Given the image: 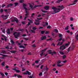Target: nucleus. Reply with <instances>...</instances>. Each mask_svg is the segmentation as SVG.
Wrapping results in <instances>:
<instances>
[{
    "label": "nucleus",
    "instance_id": "obj_1",
    "mask_svg": "<svg viewBox=\"0 0 78 78\" xmlns=\"http://www.w3.org/2000/svg\"><path fill=\"white\" fill-rule=\"evenodd\" d=\"M58 8H60L59 9H57L55 7H53L52 8V9H54V10L53 11V12H54V13H52V14H55V13H57V12H59L61 9V10L63 9H64V7L63 6V5H58Z\"/></svg>",
    "mask_w": 78,
    "mask_h": 78
},
{
    "label": "nucleus",
    "instance_id": "obj_2",
    "mask_svg": "<svg viewBox=\"0 0 78 78\" xmlns=\"http://www.w3.org/2000/svg\"><path fill=\"white\" fill-rule=\"evenodd\" d=\"M26 6L27 5L24 4H23V7L24 8V9L25 10L26 13V14L25 15L26 16L25 17L24 20H26V19H27V17H28V16L29 15V12L28 11H28V10H30V9H27V8H26Z\"/></svg>",
    "mask_w": 78,
    "mask_h": 78
},
{
    "label": "nucleus",
    "instance_id": "obj_3",
    "mask_svg": "<svg viewBox=\"0 0 78 78\" xmlns=\"http://www.w3.org/2000/svg\"><path fill=\"white\" fill-rule=\"evenodd\" d=\"M13 35H14L15 38L17 39V37L20 36V33L19 32H15L13 34Z\"/></svg>",
    "mask_w": 78,
    "mask_h": 78
},
{
    "label": "nucleus",
    "instance_id": "obj_4",
    "mask_svg": "<svg viewBox=\"0 0 78 78\" xmlns=\"http://www.w3.org/2000/svg\"><path fill=\"white\" fill-rule=\"evenodd\" d=\"M61 62V60L58 61L57 62V66H58V67H61V66H63V64H61V65H59V64H60Z\"/></svg>",
    "mask_w": 78,
    "mask_h": 78
},
{
    "label": "nucleus",
    "instance_id": "obj_5",
    "mask_svg": "<svg viewBox=\"0 0 78 78\" xmlns=\"http://www.w3.org/2000/svg\"><path fill=\"white\" fill-rule=\"evenodd\" d=\"M8 16H9V15H8L7 16L6 15H1V17H2V18H4V20H6V19H8ZM5 17H6V18H5Z\"/></svg>",
    "mask_w": 78,
    "mask_h": 78
},
{
    "label": "nucleus",
    "instance_id": "obj_6",
    "mask_svg": "<svg viewBox=\"0 0 78 78\" xmlns=\"http://www.w3.org/2000/svg\"><path fill=\"white\" fill-rule=\"evenodd\" d=\"M66 48H65L64 45H63L62 46H60V49L62 50H63L64 49H66Z\"/></svg>",
    "mask_w": 78,
    "mask_h": 78
},
{
    "label": "nucleus",
    "instance_id": "obj_7",
    "mask_svg": "<svg viewBox=\"0 0 78 78\" xmlns=\"http://www.w3.org/2000/svg\"><path fill=\"white\" fill-rule=\"evenodd\" d=\"M36 22L35 23V24L36 25H39L40 24V22H41V21H39V20H35Z\"/></svg>",
    "mask_w": 78,
    "mask_h": 78
},
{
    "label": "nucleus",
    "instance_id": "obj_8",
    "mask_svg": "<svg viewBox=\"0 0 78 78\" xmlns=\"http://www.w3.org/2000/svg\"><path fill=\"white\" fill-rule=\"evenodd\" d=\"M23 75H31V73L28 71H27L26 72H25L23 73Z\"/></svg>",
    "mask_w": 78,
    "mask_h": 78
},
{
    "label": "nucleus",
    "instance_id": "obj_9",
    "mask_svg": "<svg viewBox=\"0 0 78 78\" xmlns=\"http://www.w3.org/2000/svg\"><path fill=\"white\" fill-rule=\"evenodd\" d=\"M47 48H46L42 51V53L40 54V55L41 56H44V51H45L47 50Z\"/></svg>",
    "mask_w": 78,
    "mask_h": 78
},
{
    "label": "nucleus",
    "instance_id": "obj_10",
    "mask_svg": "<svg viewBox=\"0 0 78 78\" xmlns=\"http://www.w3.org/2000/svg\"><path fill=\"white\" fill-rule=\"evenodd\" d=\"M16 22H18V19H17L16 18H14L13 20H12V22H14V21Z\"/></svg>",
    "mask_w": 78,
    "mask_h": 78
},
{
    "label": "nucleus",
    "instance_id": "obj_11",
    "mask_svg": "<svg viewBox=\"0 0 78 78\" xmlns=\"http://www.w3.org/2000/svg\"><path fill=\"white\" fill-rule=\"evenodd\" d=\"M70 43V42H68V43H66L65 44H64V46L65 47V48H66V47H67L69 45Z\"/></svg>",
    "mask_w": 78,
    "mask_h": 78
},
{
    "label": "nucleus",
    "instance_id": "obj_12",
    "mask_svg": "<svg viewBox=\"0 0 78 78\" xmlns=\"http://www.w3.org/2000/svg\"><path fill=\"white\" fill-rule=\"evenodd\" d=\"M47 38V37L46 36H43L41 37V40L42 41L45 39Z\"/></svg>",
    "mask_w": 78,
    "mask_h": 78
},
{
    "label": "nucleus",
    "instance_id": "obj_13",
    "mask_svg": "<svg viewBox=\"0 0 78 78\" xmlns=\"http://www.w3.org/2000/svg\"><path fill=\"white\" fill-rule=\"evenodd\" d=\"M76 2H78L77 0H75L74 1V2L73 3L71 4V5H75V4L76 3Z\"/></svg>",
    "mask_w": 78,
    "mask_h": 78
},
{
    "label": "nucleus",
    "instance_id": "obj_14",
    "mask_svg": "<svg viewBox=\"0 0 78 78\" xmlns=\"http://www.w3.org/2000/svg\"><path fill=\"white\" fill-rule=\"evenodd\" d=\"M49 6H46L44 7V8L45 9V10H48L49 9Z\"/></svg>",
    "mask_w": 78,
    "mask_h": 78
},
{
    "label": "nucleus",
    "instance_id": "obj_15",
    "mask_svg": "<svg viewBox=\"0 0 78 78\" xmlns=\"http://www.w3.org/2000/svg\"><path fill=\"white\" fill-rule=\"evenodd\" d=\"M29 6L30 8L32 10H33V6L31 5V4H30Z\"/></svg>",
    "mask_w": 78,
    "mask_h": 78
},
{
    "label": "nucleus",
    "instance_id": "obj_16",
    "mask_svg": "<svg viewBox=\"0 0 78 78\" xmlns=\"http://www.w3.org/2000/svg\"><path fill=\"white\" fill-rule=\"evenodd\" d=\"M7 33L8 34H10V29H8L7 30Z\"/></svg>",
    "mask_w": 78,
    "mask_h": 78
},
{
    "label": "nucleus",
    "instance_id": "obj_17",
    "mask_svg": "<svg viewBox=\"0 0 78 78\" xmlns=\"http://www.w3.org/2000/svg\"><path fill=\"white\" fill-rule=\"evenodd\" d=\"M1 53L5 54L6 53V51L4 50H2L1 51Z\"/></svg>",
    "mask_w": 78,
    "mask_h": 78
},
{
    "label": "nucleus",
    "instance_id": "obj_18",
    "mask_svg": "<svg viewBox=\"0 0 78 78\" xmlns=\"http://www.w3.org/2000/svg\"><path fill=\"white\" fill-rule=\"evenodd\" d=\"M63 43V42H61V43L59 42L57 44V45L58 46V45H62V44Z\"/></svg>",
    "mask_w": 78,
    "mask_h": 78
},
{
    "label": "nucleus",
    "instance_id": "obj_19",
    "mask_svg": "<svg viewBox=\"0 0 78 78\" xmlns=\"http://www.w3.org/2000/svg\"><path fill=\"white\" fill-rule=\"evenodd\" d=\"M48 69H49V68H47V66H46V68L44 69L45 70H46V71H48Z\"/></svg>",
    "mask_w": 78,
    "mask_h": 78
},
{
    "label": "nucleus",
    "instance_id": "obj_20",
    "mask_svg": "<svg viewBox=\"0 0 78 78\" xmlns=\"http://www.w3.org/2000/svg\"><path fill=\"white\" fill-rule=\"evenodd\" d=\"M12 5H12V4H9L7 5V7H11L12 6Z\"/></svg>",
    "mask_w": 78,
    "mask_h": 78
},
{
    "label": "nucleus",
    "instance_id": "obj_21",
    "mask_svg": "<svg viewBox=\"0 0 78 78\" xmlns=\"http://www.w3.org/2000/svg\"><path fill=\"white\" fill-rule=\"evenodd\" d=\"M59 53L61 54V55H64V52L62 51H59Z\"/></svg>",
    "mask_w": 78,
    "mask_h": 78
},
{
    "label": "nucleus",
    "instance_id": "obj_22",
    "mask_svg": "<svg viewBox=\"0 0 78 78\" xmlns=\"http://www.w3.org/2000/svg\"><path fill=\"white\" fill-rule=\"evenodd\" d=\"M0 74L3 77H4L5 75L4 74H3V73H2V72H0Z\"/></svg>",
    "mask_w": 78,
    "mask_h": 78
},
{
    "label": "nucleus",
    "instance_id": "obj_23",
    "mask_svg": "<svg viewBox=\"0 0 78 78\" xmlns=\"http://www.w3.org/2000/svg\"><path fill=\"white\" fill-rule=\"evenodd\" d=\"M32 29L33 30H36L37 29V28L36 27H33Z\"/></svg>",
    "mask_w": 78,
    "mask_h": 78
},
{
    "label": "nucleus",
    "instance_id": "obj_24",
    "mask_svg": "<svg viewBox=\"0 0 78 78\" xmlns=\"http://www.w3.org/2000/svg\"><path fill=\"white\" fill-rule=\"evenodd\" d=\"M51 54L52 55H56V52L55 51H54L51 53Z\"/></svg>",
    "mask_w": 78,
    "mask_h": 78
},
{
    "label": "nucleus",
    "instance_id": "obj_25",
    "mask_svg": "<svg viewBox=\"0 0 78 78\" xmlns=\"http://www.w3.org/2000/svg\"><path fill=\"white\" fill-rule=\"evenodd\" d=\"M41 11L42 12H44V13L47 12V11L43 10V9H41Z\"/></svg>",
    "mask_w": 78,
    "mask_h": 78
},
{
    "label": "nucleus",
    "instance_id": "obj_26",
    "mask_svg": "<svg viewBox=\"0 0 78 78\" xmlns=\"http://www.w3.org/2000/svg\"><path fill=\"white\" fill-rule=\"evenodd\" d=\"M58 36L59 37H62V34H58Z\"/></svg>",
    "mask_w": 78,
    "mask_h": 78
},
{
    "label": "nucleus",
    "instance_id": "obj_27",
    "mask_svg": "<svg viewBox=\"0 0 78 78\" xmlns=\"http://www.w3.org/2000/svg\"><path fill=\"white\" fill-rule=\"evenodd\" d=\"M30 32H31L32 33H35V31L34 30H30Z\"/></svg>",
    "mask_w": 78,
    "mask_h": 78
},
{
    "label": "nucleus",
    "instance_id": "obj_28",
    "mask_svg": "<svg viewBox=\"0 0 78 78\" xmlns=\"http://www.w3.org/2000/svg\"><path fill=\"white\" fill-rule=\"evenodd\" d=\"M19 69L18 68H17L16 67L15 69H13V70H18Z\"/></svg>",
    "mask_w": 78,
    "mask_h": 78
},
{
    "label": "nucleus",
    "instance_id": "obj_29",
    "mask_svg": "<svg viewBox=\"0 0 78 78\" xmlns=\"http://www.w3.org/2000/svg\"><path fill=\"white\" fill-rule=\"evenodd\" d=\"M17 76L18 77V78H22V76H20V75H17Z\"/></svg>",
    "mask_w": 78,
    "mask_h": 78
},
{
    "label": "nucleus",
    "instance_id": "obj_30",
    "mask_svg": "<svg viewBox=\"0 0 78 78\" xmlns=\"http://www.w3.org/2000/svg\"><path fill=\"white\" fill-rule=\"evenodd\" d=\"M11 42L12 44H14V42L12 40L11 41Z\"/></svg>",
    "mask_w": 78,
    "mask_h": 78
},
{
    "label": "nucleus",
    "instance_id": "obj_31",
    "mask_svg": "<svg viewBox=\"0 0 78 78\" xmlns=\"http://www.w3.org/2000/svg\"><path fill=\"white\" fill-rule=\"evenodd\" d=\"M20 48H25V47L22 45L20 46Z\"/></svg>",
    "mask_w": 78,
    "mask_h": 78
},
{
    "label": "nucleus",
    "instance_id": "obj_32",
    "mask_svg": "<svg viewBox=\"0 0 78 78\" xmlns=\"http://www.w3.org/2000/svg\"><path fill=\"white\" fill-rule=\"evenodd\" d=\"M28 20L30 22V23H33V21H32V20H30L29 19H28Z\"/></svg>",
    "mask_w": 78,
    "mask_h": 78
},
{
    "label": "nucleus",
    "instance_id": "obj_33",
    "mask_svg": "<svg viewBox=\"0 0 78 78\" xmlns=\"http://www.w3.org/2000/svg\"><path fill=\"white\" fill-rule=\"evenodd\" d=\"M50 33V32L49 31H47L45 33V34H49Z\"/></svg>",
    "mask_w": 78,
    "mask_h": 78
},
{
    "label": "nucleus",
    "instance_id": "obj_34",
    "mask_svg": "<svg viewBox=\"0 0 78 78\" xmlns=\"http://www.w3.org/2000/svg\"><path fill=\"white\" fill-rule=\"evenodd\" d=\"M63 59H65L66 58V55H64L63 56Z\"/></svg>",
    "mask_w": 78,
    "mask_h": 78
},
{
    "label": "nucleus",
    "instance_id": "obj_35",
    "mask_svg": "<svg viewBox=\"0 0 78 78\" xmlns=\"http://www.w3.org/2000/svg\"><path fill=\"white\" fill-rule=\"evenodd\" d=\"M47 28H48L49 29H50L51 28V26L49 25L47 27Z\"/></svg>",
    "mask_w": 78,
    "mask_h": 78
},
{
    "label": "nucleus",
    "instance_id": "obj_36",
    "mask_svg": "<svg viewBox=\"0 0 78 78\" xmlns=\"http://www.w3.org/2000/svg\"><path fill=\"white\" fill-rule=\"evenodd\" d=\"M0 12L1 13H2L3 12V9H0Z\"/></svg>",
    "mask_w": 78,
    "mask_h": 78
},
{
    "label": "nucleus",
    "instance_id": "obj_37",
    "mask_svg": "<svg viewBox=\"0 0 78 78\" xmlns=\"http://www.w3.org/2000/svg\"><path fill=\"white\" fill-rule=\"evenodd\" d=\"M2 55L3 56V57H8V55Z\"/></svg>",
    "mask_w": 78,
    "mask_h": 78
},
{
    "label": "nucleus",
    "instance_id": "obj_38",
    "mask_svg": "<svg viewBox=\"0 0 78 78\" xmlns=\"http://www.w3.org/2000/svg\"><path fill=\"white\" fill-rule=\"evenodd\" d=\"M11 53H16V51H10Z\"/></svg>",
    "mask_w": 78,
    "mask_h": 78
},
{
    "label": "nucleus",
    "instance_id": "obj_39",
    "mask_svg": "<svg viewBox=\"0 0 78 78\" xmlns=\"http://www.w3.org/2000/svg\"><path fill=\"white\" fill-rule=\"evenodd\" d=\"M32 46L34 48H35L36 47V45H35V44H34L32 45Z\"/></svg>",
    "mask_w": 78,
    "mask_h": 78
},
{
    "label": "nucleus",
    "instance_id": "obj_40",
    "mask_svg": "<svg viewBox=\"0 0 78 78\" xmlns=\"http://www.w3.org/2000/svg\"><path fill=\"white\" fill-rule=\"evenodd\" d=\"M56 32V33H58V30H57V29H55L54 30Z\"/></svg>",
    "mask_w": 78,
    "mask_h": 78
},
{
    "label": "nucleus",
    "instance_id": "obj_41",
    "mask_svg": "<svg viewBox=\"0 0 78 78\" xmlns=\"http://www.w3.org/2000/svg\"><path fill=\"white\" fill-rule=\"evenodd\" d=\"M68 28H69V27L67 26L66 28H65V30H68Z\"/></svg>",
    "mask_w": 78,
    "mask_h": 78
},
{
    "label": "nucleus",
    "instance_id": "obj_42",
    "mask_svg": "<svg viewBox=\"0 0 78 78\" xmlns=\"http://www.w3.org/2000/svg\"><path fill=\"white\" fill-rule=\"evenodd\" d=\"M42 17H44V16H46V14L42 13Z\"/></svg>",
    "mask_w": 78,
    "mask_h": 78
},
{
    "label": "nucleus",
    "instance_id": "obj_43",
    "mask_svg": "<svg viewBox=\"0 0 78 78\" xmlns=\"http://www.w3.org/2000/svg\"><path fill=\"white\" fill-rule=\"evenodd\" d=\"M62 17L63 18V19H65V16L64 15H62Z\"/></svg>",
    "mask_w": 78,
    "mask_h": 78
},
{
    "label": "nucleus",
    "instance_id": "obj_44",
    "mask_svg": "<svg viewBox=\"0 0 78 78\" xmlns=\"http://www.w3.org/2000/svg\"><path fill=\"white\" fill-rule=\"evenodd\" d=\"M67 61L66 60H64L62 62H63V63H66Z\"/></svg>",
    "mask_w": 78,
    "mask_h": 78
},
{
    "label": "nucleus",
    "instance_id": "obj_45",
    "mask_svg": "<svg viewBox=\"0 0 78 78\" xmlns=\"http://www.w3.org/2000/svg\"><path fill=\"white\" fill-rule=\"evenodd\" d=\"M60 1H59V0H58V1H57L56 2V3H60Z\"/></svg>",
    "mask_w": 78,
    "mask_h": 78
},
{
    "label": "nucleus",
    "instance_id": "obj_46",
    "mask_svg": "<svg viewBox=\"0 0 78 78\" xmlns=\"http://www.w3.org/2000/svg\"><path fill=\"white\" fill-rule=\"evenodd\" d=\"M76 38L77 40H78V34L76 35Z\"/></svg>",
    "mask_w": 78,
    "mask_h": 78
},
{
    "label": "nucleus",
    "instance_id": "obj_47",
    "mask_svg": "<svg viewBox=\"0 0 78 78\" xmlns=\"http://www.w3.org/2000/svg\"><path fill=\"white\" fill-rule=\"evenodd\" d=\"M70 20L71 21H72L73 20V18L71 17L70 19Z\"/></svg>",
    "mask_w": 78,
    "mask_h": 78
},
{
    "label": "nucleus",
    "instance_id": "obj_48",
    "mask_svg": "<svg viewBox=\"0 0 78 78\" xmlns=\"http://www.w3.org/2000/svg\"><path fill=\"white\" fill-rule=\"evenodd\" d=\"M2 66H5V62H2Z\"/></svg>",
    "mask_w": 78,
    "mask_h": 78
},
{
    "label": "nucleus",
    "instance_id": "obj_49",
    "mask_svg": "<svg viewBox=\"0 0 78 78\" xmlns=\"http://www.w3.org/2000/svg\"><path fill=\"white\" fill-rule=\"evenodd\" d=\"M70 47H69V48L68 49V51H70Z\"/></svg>",
    "mask_w": 78,
    "mask_h": 78
},
{
    "label": "nucleus",
    "instance_id": "obj_50",
    "mask_svg": "<svg viewBox=\"0 0 78 78\" xmlns=\"http://www.w3.org/2000/svg\"><path fill=\"white\" fill-rule=\"evenodd\" d=\"M5 48L6 49H9V46H6L5 47Z\"/></svg>",
    "mask_w": 78,
    "mask_h": 78
},
{
    "label": "nucleus",
    "instance_id": "obj_51",
    "mask_svg": "<svg viewBox=\"0 0 78 78\" xmlns=\"http://www.w3.org/2000/svg\"><path fill=\"white\" fill-rule=\"evenodd\" d=\"M52 38H50V39H47V41H49V40L52 41Z\"/></svg>",
    "mask_w": 78,
    "mask_h": 78
},
{
    "label": "nucleus",
    "instance_id": "obj_52",
    "mask_svg": "<svg viewBox=\"0 0 78 78\" xmlns=\"http://www.w3.org/2000/svg\"><path fill=\"white\" fill-rule=\"evenodd\" d=\"M42 73H40L39 74V76H42Z\"/></svg>",
    "mask_w": 78,
    "mask_h": 78
},
{
    "label": "nucleus",
    "instance_id": "obj_53",
    "mask_svg": "<svg viewBox=\"0 0 78 78\" xmlns=\"http://www.w3.org/2000/svg\"><path fill=\"white\" fill-rule=\"evenodd\" d=\"M35 2H36L37 4H39V1H36Z\"/></svg>",
    "mask_w": 78,
    "mask_h": 78
},
{
    "label": "nucleus",
    "instance_id": "obj_54",
    "mask_svg": "<svg viewBox=\"0 0 78 78\" xmlns=\"http://www.w3.org/2000/svg\"><path fill=\"white\" fill-rule=\"evenodd\" d=\"M36 7H39V5H36L34 6V8H36Z\"/></svg>",
    "mask_w": 78,
    "mask_h": 78
},
{
    "label": "nucleus",
    "instance_id": "obj_55",
    "mask_svg": "<svg viewBox=\"0 0 78 78\" xmlns=\"http://www.w3.org/2000/svg\"><path fill=\"white\" fill-rule=\"evenodd\" d=\"M14 4L15 5V6H17V5H18V3L17 2H16V3H15Z\"/></svg>",
    "mask_w": 78,
    "mask_h": 78
},
{
    "label": "nucleus",
    "instance_id": "obj_56",
    "mask_svg": "<svg viewBox=\"0 0 78 78\" xmlns=\"http://www.w3.org/2000/svg\"><path fill=\"white\" fill-rule=\"evenodd\" d=\"M48 52H50V53H52L51 52V51L50 50H48Z\"/></svg>",
    "mask_w": 78,
    "mask_h": 78
},
{
    "label": "nucleus",
    "instance_id": "obj_57",
    "mask_svg": "<svg viewBox=\"0 0 78 78\" xmlns=\"http://www.w3.org/2000/svg\"><path fill=\"white\" fill-rule=\"evenodd\" d=\"M41 34H44L45 33V31H42L41 32Z\"/></svg>",
    "mask_w": 78,
    "mask_h": 78
},
{
    "label": "nucleus",
    "instance_id": "obj_58",
    "mask_svg": "<svg viewBox=\"0 0 78 78\" xmlns=\"http://www.w3.org/2000/svg\"><path fill=\"white\" fill-rule=\"evenodd\" d=\"M5 6V5H4L3 4L2 5V8H4Z\"/></svg>",
    "mask_w": 78,
    "mask_h": 78
},
{
    "label": "nucleus",
    "instance_id": "obj_59",
    "mask_svg": "<svg viewBox=\"0 0 78 78\" xmlns=\"http://www.w3.org/2000/svg\"><path fill=\"white\" fill-rule=\"evenodd\" d=\"M43 19V18H39L38 19V20H42V19Z\"/></svg>",
    "mask_w": 78,
    "mask_h": 78
},
{
    "label": "nucleus",
    "instance_id": "obj_60",
    "mask_svg": "<svg viewBox=\"0 0 78 78\" xmlns=\"http://www.w3.org/2000/svg\"><path fill=\"white\" fill-rule=\"evenodd\" d=\"M27 36V34H23V37H25V36Z\"/></svg>",
    "mask_w": 78,
    "mask_h": 78
},
{
    "label": "nucleus",
    "instance_id": "obj_61",
    "mask_svg": "<svg viewBox=\"0 0 78 78\" xmlns=\"http://www.w3.org/2000/svg\"><path fill=\"white\" fill-rule=\"evenodd\" d=\"M16 71V72H17V73H19V72H20V70H17Z\"/></svg>",
    "mask_w": 78,
    "mask_h": 78
},
{
    "label": "nucleus",
    "instance_id": "obj_62",
    "mask_svg": "<svg viewBox=\"0 0 78 78\" xmlns=\"http://www.w3.org/2000/svg\"><path fill=\"white\" fill-rule=\"evenodd\" d=\"M45 24H46V25H48V23L47 22H45Z\"/></svg>",
    "mask_w": 78,
    "mask_h": 78
},
{
    "label": "nucleus",
    "instance_id": "obj_63",
    "mask_svg": "<svg viewBox=\"0 0 78 78\" xmlns=\"http://www.w3.org/2000/svg\"><path fill=\"white\" fill-rule=\"evenodd\" d=\"M62 38L61 37L58 40V41H61V40H62Z\"/></svg>",
    "mask_w": 78,
    "mask_h": 78
},
{
    "label": "nucleus",
    "instance_id": "obj_64",
    "mask_svg": "<svg viewBox=\"0 0 78 78\" xmlns=\"http://www.w3.org/2000/svg\"><path fill=\"white\" fill-rule=\"evenodd\" d=\"M29 78H33V76H28Z\"/></svg>",
    "mask_w": 78,
    "mask_h": 78
}]
</instances>
